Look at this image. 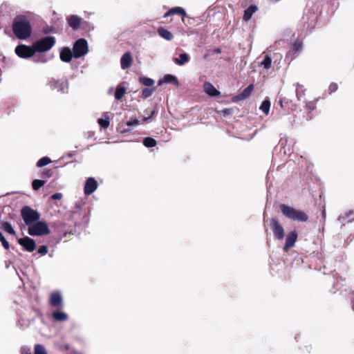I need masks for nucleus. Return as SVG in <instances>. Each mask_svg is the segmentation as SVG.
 Segmentation results:
<instances>
[{"instance_id": "cd10ccee", "label": "nucleus", "mask_w": 354, "mask_h": 354, "mask_svg": "<svg viewBox=\"0 0 354 354\" xmlns=\"http://www.w3.org/2000/svg\"><path fill=\"white\" fill-rule=\"evenodd\" d=\"M261 65L266 69H269L272 65V59L270 56L266 55L264 59L261 62Z\"/></svg>"}, {"instance_id": "bb28decb", "label": "nucleus", "mask_w": 354, "mask_h": 354, "mask_svg": "<svg viewBox=\"0 0 354 354\" xmlns=\"http://www.w3.org/2000/svg\"><path fill=\"white\" fill-rule=\"evenodd\" d=\"M254 88V86L252 84L249 85L248 87H246L243 92L241 94V99H245L248 97H249L252 92Z\"/></svg>"}, {"instance_id": "864d4df0", "label": "nucleus", "mask_w": 354, "mask_h": 354, "mask_svg": "<svg viewBox=\"0 0 354 354\" xmlns=\"http://www.w3.org/2000/svg\"><path fill=\"white\" fill-rule=\"evenodd\" d=\"M353 310H354V304H353Z\"/></svg>"}, {"instance_id": "de8ad7c7", "label": "nucleus", "mask_w": 354, "mask_h": 354, "mask_svg": "<svg viewBox=\"0 0 354 354\" xmlns=\"http://www.w3.org/2000/svg\"><path fill=\"white\" fill-rule=\"evenodd\" d=\"M46 59H44L43 57L39 60V62H46Z\"/></svg>"}, {"instance_id": "5701e85b", "label": "nucleus", "mask_w": 354, "mask_h": 354, "mask_svg": "<svg viewBox=\"0 0 354 354\" xmlns=\"http://www.w3.org/2000/svg\"><path fill=\"white\" fill-rule=\"evenodd\" d=\"M0 229L10 234H15V231L12 228V225L8 222H0Z\"/></svg>"}, {"instance_id": "ddd939ff", "label": "nucleus", "mask_w": 354, "mask_h": 354, "mask_svg": "<svg viewBox=\"0 0 354 354\" xmlns=\"http://www.w3.org/2000/svg\"><path fill=\"white\" fill-rule=\"evenodd\" d=\"M133 59L129 52L125 53L120 59V65L122 69H127L131 65Z\"/></svg>"}, {"instance_id": "f257e3e1", "label": "nucleus", "mask_w": 354, "mask_h": 354, "mask_svg": "<svg viewBox=\"0 0 354 354\" xmlns=\"http://www.w3.org/2000/svg\"><path fill=\"white\" fill-rule=\"evenodd\" d=\"M12 29L15 36L20 39H27L32 32L30 21L23 15L15 17L12 24Z\"/></svg>"}, {"instance_id": "ea45409f", "label": "nucleus", "mask_w": 354, "mask_h": 354, "mask_svg": "<svg viewBox=\"0 0 354 354\" xmlns=\"http://www.w3.org/2000/svg\"><path fill=\"white\" fill-rule=\"evenodd\" d=\"M139 124V120L137 119H133L127 122L128 127L136 126Z\"/></svg>"}, {"instance_id": "7ed1b4c3", "label": "nucleus", "mask_w": 354, "mask_h": 354, "mask_svg": "<svg viewBox=\"0 0 354 354\" xmlns=\"http://www.w3.org/2000/svg\"><path fill=\"white\" fill-rule=\"evenodd\" d=\"M55 39L53 37L47 36L33 44V46L37 52H46L51 49L55 45Z\"/></svg>"}, {"instance_id": "a211bd4d", "label": "nucleus", "mask_w": 354, "mask_h": 354, "mask_svg": "<svg viewBox=\"0 0 354 354\" xmlns=\"http://www.w3.org/2000/svg\"><path fill=\"white\" fill-rule=\"evenodd\" d=\"M126 91H127V87L125 86V83L124 82L120 83L116 87L115 92V98L118 100H120L125 94Z\"/></svg>"}, {"instance_id": "6ab92c4d", "label": "nucleus", "mask_w": 354, "mask_h": 354, "mask_svg": "<svg viewBox=\"0 0 354 354\" xmlns=\"http://www.w3.org/2000/svg\"><path fill=\"white\" fill-rule=\"evenodd\" d=\"M62 301V298L59 293L55 292L51 294L50 302L53 306H59V305H61Z\"/></svg>"}, {"instance_id": "0eeeda50", "label": "nucleus", "mask_w": 354, "mask_h": 354, "mask_svg": "<svg viewBox=\"0 0 354 354\" xmlns=\"http://www.w3.org/2000/svg\"><path fill=\"white\" fill-rule=\"evenodd\" d=\"M35 49L33 46H29L24 44L17 46L15 48L16 54L21 58L26 59L32 57L35 53Z\"/></svg>"}, {"instance_id": "39448f33", "label": "nucleus", "mask_w": 354, "mask_h": 354, "mask_svg": "<svg viewBox=\"0 0 354 354\" xmlns=\"http://www.w3.org/2000/svg\"><path fill=\"white\" fill-rule=\"evenodd\" d=\"M21 216L27 225H31L34 222L39 219V214L28 206H25L21 209Z\"/></svg>"}, {"instance_id": "a19ab883", "label": "nucleus", "mask_w": 354, "mask_h": 354, "mask_svg": "<svg viewBox=\"0 0 354 354\" xmlns=\"http://www.w3.org/2000/svg\"><path fill=\"white\" fill-rule=\"evenodd\" d=\"M21 354H31V350L30 348L27 346H23L21 348Z\"/></svg>"}, {"instance_id": "a18cd8bd", "label": "nucleus", "mask_w": 354, "mask_h": 354, "mask_svg": "<svg viewBox=\"0 0 354 354\" xmlns=\"http://www.w3.org/2000/svg\"><path fill=\"white\" fill-rule=\"evenodd\" d=\"M307 107H308V109H310V110H313V109H314L315 106H314V104H313V103L310 102V103H309V104H307Z\"/></svg>"}, {"instance_id": "603ef678", "label": "nucleus", "mask_w": 354, "mask_h": 354, "mask_svg": "<svg viewBox=\"0 0 354 354\" xmlns=\"http://www.w3.org/2000/svg\"><path fill=\"white\" fill-rule=\"evenodd\" d=\"M129 130H123L122 132H126V131H129Z\"/></svg>"}, {"instance_id": "20e7f679", "label": "nucleus", "mask_w": 354, "mask_h": 354, "mask_svg": "<svg viewBox=\"0 0 354 354\" xmlns=\"http://www.w3.org/2000/svg\"><path fill=\"white\" fill-rule=\"evenodd\" d=\"M28 234L31 236H43L50 234V230L46 223L37 221L28 227Z\"/></svg>"}, {"instance_id": "423d86ee", "label": "nucleus", "mask_w": 354, "mask_h": 354, "mask_svg": "<svg viewBox=\"0 0 354 354\" xmlns=\"http://www.w3.org/2000/svg\"><path fill=\"white\" fill-rule=\"evenodd\" d=\"M73 52L75 58H79L86 55L88 52L86 40L84 39H79L77 40L73 46Z\"/></svg>"}, {"instance_id": "f3484780", "label": "nucleus", "mask_w": 354, "mask_h": 354, "mask_svg": "<svg viewBox=\"0 0 354 354\" xmlns=\"http://www.w3.org/2000/svg\"><path fill=\"white\" fill-rule=\"evenodd\" d=\"M163 83H174L177 86L179 85L177 78L170 74L165 75L162 80H159L158 85H162Z\"/></svg>"}, {"instance_id": "1a4fd4ad", "label": "nucleus", "mask_w": 354, "mask_h": 354, "mask_svg": "<svg viewBox=\"0 0 354 354\" xmlns=\"http://www.w3.org/2000/svg\"><path fill=\"white\" fill-rule=\"evenodd\" d=\"M18 242L28 252H30L35 250L36 244L35 241L28 236L19 239Z\"/></svg>"}, {"instance_id": "2eb2a0df", "label": "nucleus", "mask_w": 354, "mask_h": 354, "mask_svg": "<svg viewBox=\"0 0 354 354\" xmlns=\"http://www.w3.org/2000/svg\"><path fill=\"white\" fill-rule=\"evenodd\" d=\"M73 57V52L68 47L64 48L60 53V59L64 62H71Z\"/></svg>"}, {"instance_id": "72a5a7b5", "label": "nucleus", "mask_w": 354, "mask_h": 354, "mask_svg": "<svg viewBox=\"0 0 354 354\" xmlns=\"http://www.w3.org/2000/svg\"><path fill=\"white\" fill-rule=\"evenodd\" d=\"M51 162L50 159L48 157L41 158L37 163V167H44Z\"/></svg>"}, {"instance_id": "dca6fc26", "label": "nucleus", "mask_w": 354, "mask_h": 354, "mask_svg": "<svg viewBox=\"0 0 354 354\" xmlns=\"http://www.w3.org/2000/svg\"><path fill=\"white\" fill-rule=\"evenodd\" d=\"M69 26L73 29H77L80 27L81 24V18L76 15H71L67 18Z\"/></svg>"}, {"instance_id": "393cba45", "label": "nucleus", "mask_w": 354, "mask_h": 354, "mask_svg": "<svg viewBox=\"0 0 354 354\" xmlns=\"http://www.w3.org/2000/svg\"><path fill=\"white\" fill-rule=\"evenodd\" d=\"M104 119L100 118L97 120L99 124L104 129H106L109 126V117L108 113L104 114Z\"/></svg>"}, {"instance_id": "a878e982", "label": "nucleus", "mask_w": 354, "mask_h": 354, "mask_svg": "<svg viewBox=\"0 0 354 354\" xmlns=\"http://www.w3.org/2000/svg\"><path fill=\"white\" fill-rule=\"evenodd\" d=\"M270 108V102L268 100H265L260 106V109L266 114L268 115Z\"/></svg>"}, {"instance_id": "f03ea898", "label": "nucleus", "mask_w": 354, "mask_h": 354, "mask_svg": "<svg viewBox=\"0 0 354 354\" xmlns=\"http://www.w3.org/2000/svg\"><path fill=\"white\" fill-rule=\"evenodd\" d=\"M280 209L283 214L288 218L301 222L308 220V216L303 211L296 209L284 204L280 205Z\"/></svg>"}, {"instance_id": "6e6552de", "label": "nucleus", "mask_w": 354, "mask_h": 354, "mask_svg": "<svg viewBox=\"0 0 354 354\" xmlns=\"http://www.w3.org/2000/svg\"><path fill=\"white\" fill-rule=\"evenodd\" d=\"M270 225L272 228L274 236L279 240L283 239L284 237V231L280 223L275 218H272Z\"/></svg>"}, {"instance_id": "c756f323", "label": "nucleus", "mask_w": 354, "mask_h": 354, "mask_svg": "<svg viewBox=\"0 0 354 354\" xmlns=\"http://www.w3.org/2000/svg\"><path fill=\"white\" fill-rule=\"evenodd\" d=\"M140 82L146 86H151L154 84V80L149 77H141Z\"/></svg>"}, {"instance_id": "8fccbe9b", "label": "nucleus", "mask_w": 354, "mask_h": 354, "mask_svg": "<svg viewBox=\"0 0 354 354\" xmlns=\"http://www.w3.org/2000/svg\"><path fill=\"white\" fill-rule=\"evenodd\" d=\"M155 114H156V111H155V110H153V111L151 112V116H153V115H155Z\"/></svg>"}, {"instance_id": "c85d7f7f", "label": "nucleus", "mask_w": 354, "mask_h": 354, "mask_svg": "<svg viewBox=\"0 0 354 354\" xmlns=\"http://www.w3.org/2000/svg\"><path fill=\"white\" fill-rule=\"evenodd\" d=\"M143 144L147 147H153L156 145V141L150 137L146 138L143 140Z\"/></svg>"}, {"instance_id": "c03bdc74", "label": "nucleus", "mask_w": 354, "mask_h": 354, "mask_svg": "<svg viewBox=\"0 0 354 354\" xmlns=\"http://www.w3.org/2000/svg\"><path fill=\"white\" fill-rule=\"evenodd\" d=\"M337 89V85L336 84H331L329 86L330 92H335Z\"/></svg>"}, {"instance_id": "aec40b11", "label": "nucleus", "mask_w": 354, "mask_h": 354, "mask_svg": "<svg viewBox=\"0 0 354 354\" xmlns=\"http://www.w3.org/2000/svg\"><path fill=\"white\" fill-rule=\"evenodd\" d=\"M257 10V7L256 6H249L244 12L243 19L245 21H249L252 15Z\"/></svg>"}, {"instance_id": "3c124183", "label": "nucleus", "mask_w": 354, "mask_h": 354, "mask_svg": "<svg viewBox=\"0 0 354 354\" xmlns=\"http://www.w3.org/2000/svg\"><path fill=\"white\" fill-rule=\"evenodd\" d=\"M215 51L218 53H221V50L219 48H217Z\"/></svg>"}, {"instance_id": "f8f14e48", "label": "nucleus", "mask_w": 354, "mask_h": 354, "mask_svg": "<svg viewBox=\"0 0 354 354\" xmlns=\"http://www.w3.org/2000/svg\"><path fill=\"white\" fill-rule=\"evenodd\" d=\"M97 187V183L95 178H88L84 185V194L89 195L93 193Z\"/></svg>"}, {"instance_id": "4468645a", "label": "nucleus", "mask_w": 354, "mask_h": 354, "mask_svg": "<svg viewBox=\"0 0 354 354\" xmlns=\"http://www.w3.org/2000/svg\"><path fill=\"white\" fill-rule=\"evenodd\" d=\"M203 87L204 91L212 97H216L220 94V92L209 82H205Z\"/></svg>"}, {"instance_id": "473e14b6", "label": "nucleus", "mask_w": 354, "mask_h": 354, "mask_svg": "<svg viewBox=\"0 0 354 354\" xmlns=\"http://www.w3.org/2000/svg\"><path fill=\"white\" fill-rule=\"evenodd\" d=\"M301 43L300 41H297L293 44L292 50L295 54L297 55L301 50Z\"/></svg>"}, {"instance_id": "b1692460", "label": "nucleus", "mask_w": 354, "mask_h": 354, "mask_svg": "<svg viewBox=\"0 0 354 354\" xmlns=\"http://www.w3.org/2000/svg\"><path fill=\"white\" fill-rule=\"evenodd\" d=\"M53 318L57 321H66L68 319V315L62 311H57L53 313Z\"/></svg>"}, {"instance_id": "f704fd0d", "label": "nucleus", "mask_w": 354, "mask_h": 354, "mask_svg": "<svg viewBox=\"0 0 354 354\" xmlns=\"http://www.w3.org/2000/svg\"><path fill=\"white\" fill-rule=\"evenodd\" d=\"M170 12H172L174 14H179L182 15L183 16H185L186 13L185 10L180 8V7H175L171 9H170Z\"/></svg>"}, {"instance_id": "58836bf2", "label": "nucleus", "mask_w": 354, "mask_h": 354, "mask_svg": "<svg viewBox=\"0 0 354 354\" xmlns=\"http://www.w3.org/2000/svg\"><path fill=\"white\" fill-rule=\"evenodd\" d=\"M353 215H354L353 212L352 211H350V212L346 213L345 216H340L339 217V220L341 221L342 219L345 218H350V216H353ZM353 218L354 217L352 216V218H351L350 221H352L353 219Z\"/></svg>"}, {"instance_id": "79ce46f5", "label": "nucleus", "mask_w": 354, "mask_h": 354, "mask_svg": "<svg viewBox=\"0 0 354 354\" xmlns=\"http://www.w3.org/2000/svg\"><path fill=\"white\" fill-rule=\"evenodd\" d=\"M62 198V194L61 193H56L51 196V198L53 200H59Z\"/></svg>"}, {"instance_id": "412c9836", "label": "nucleus", "mask_w": 354, "mask_h": 354, "mask_svg": "<svg viewBox=\"0 0 354 354\" xmlns=\"http://www.w3.org/2000/svg\"><path fill=\"white\" fill-rule=\"evenodd\" d=\"M158 33L162 38L167 41H171L174 38L173 34L163 28H159L158 30Z\"/></svg>"}, {"instance_id": "49530a36", "label": "nucleus", "mask_w": 354, "mask_h": 354, "mask_svg": "<svg viewBox=\"0 0 354 354\" xmlns=\"http://www.w3.org/2000/svg\"><path fill=\"white\" fill-rule=\"evenodd\" d=\"M171 15H173L172 12H170V10L167 12L165 15H164V17H167L168 16Z\"/></svg>"}, {"instance_id": "e433bc0d", "label": "nucleus", "mask_w": 354, "mask_h": 354, "mask_svg": "<svg viewBox=\"0 0 354 354\" xmlns=\"http://www.w3.org/2000/svg\"><path fill=\"white\" fill-rule=\"evenodd\" d=\"M0 241L2 243V245L3 248L6 250H8L10 248V245L8 242L6 241V239L4 238V236L2 235V234L0 232Z\"/></svg>"}, {"instance_id": "c9c22d12", "label": "nucleus", "mask_w": 354, "mask_h": 354, "mask_svg": "<svg viewBox=\"0 0 354 354\" xmlns=\"http://www.w3.org/2000/svg\"><path fill=\"white\" fill-rule=\"evenodd\" d=\"M154 91H155L154 88H144L142 92V95L143 98H147V97H149L153 93Z\"/></svg>"}, {"instance_id": "9d476101", "label": "nucleus", "mask_w": 354, "mask_h": 354, "mask_svg": "<svg viewBox=\"0 0 354 354\" xmlns=\"http://www.w3.org/2000/svg\"><path fill=\"white\" fill-rule=\"evenodd\" d=\"M297 239V234L295 231L289 232L286 239V244L283 248L284 251L288 252V250L295 245Z\"/></svg>"}, {"instance_id": "2f4dec72", "label": "nucleus", "mask_w": 354, "mask_h": 354, "mask_svg": "<svg viewBox=\"0 0 354 354\" xmlns=\"http://www.w3.org/2000/svg\"><path fill=\"white\" fill-rule=\"evenodd\" d=\"M34 354H47V352L42 345L36 344L35 346Z\"/></svg>"}, {"instance_id": "37998d69", "label": "nucleus", "mask_w": 354, "mask_h": 354, "mask_svg": "<svg viewBox=\"0 0 354 354\" xmlns=\"http://www.w3.org/2000/svg\"><path fill=\"white\" fill-rule=\"evenodd\" d=\"M300 86H301L299 84H297V88H296V95H297V97L298 100H299L301 98V94L300 93V91H299V87Z\"/></svg>"}, {"instance_id": "9b49d317", "label": "nucleus", "mask_w": 354, "mask_h": 354, "mask_svg": "<svg viewBox=\"0 0 354 354\" xmlns=\"http://www.w3.org/2000/svg\"><path fill=\"white\" fill-rule=\"evenodd\" d=\"M50 84L53 88H57L58 91H59L62 93H66L68 91V82L66 80H61V81L53 80V81L50 82Z\"/></svg>"}, {"instance_id": "4c0bfd02", "label": "nucleus", "mask_w": 354, "mask_h": 354, "mask_svg": "<svg viewBox=\"0 0 354 354\" xmlns=\"http://www.w3.org/2000/svg\"><path fill=\"white\" fill-rule=\"evenodd\" d=\"M38 252L41 255H44L48 252V248L46 245H41L39 248Z\"/></svg>"}, {"instance_id": "09e8293b", "label": "nucleus", "mask_w": 354, "mask_h": 354, "mask_svg": "<svg viewBox=\"0 0 354 354\" xmlns=\"http://www.w3.org/2000/svg\"><path fill=\"white\" fill-rule=\"evenodd\" d=\"M149 118H150V117L144 118L143 120L147 121Z\"/></svg>"}, {"instance_id": "7c9ffc66", "label": "nucleus", "mask_w": 354, "mask_h": 354, "mask_svg": "<svg viewBox=\"0 0 354 354\" xmlns=\"http://www.w3.org/2000/svg\"><path fill=\"white\" fill-rule=\"evenodd\" d=\"M45 184L44 180L35 179L32 181V186L33 189L38 190L40 187H41Z\"/></svg>"}, {"instance_id": "4be33fe9", "label": "nucleus", "mask_w": 354, "mask_h": 354, "mask_svg": "<svg viewBox=\"0 0 354 354\" xmlns=\"http://www.w3.org/2000/svg\"><path fill=\"white\" fill-rule=\"evenodd\" d=\"M174 61L176 64L182 66L189 61V57L187 53H181L179 57L174 58Z\"/></svg>"}]
</instances>
